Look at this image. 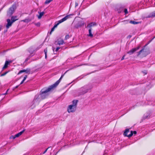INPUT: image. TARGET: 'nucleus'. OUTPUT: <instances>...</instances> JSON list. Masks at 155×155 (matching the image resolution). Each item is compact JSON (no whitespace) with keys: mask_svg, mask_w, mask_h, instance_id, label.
Instances as JSON below:
<instances>
[{"mask_svg":"<svg viewBox=\"0 0 155 155\" xmlns=\"http://www.w3.org/2000/svg\"><path fill=\"white\" fill-rule=\"evenodd\" d=\"M70 15H68L66 16H65L64 18L62 19H61L59 20L58 21V23L57 24H55L54 26L51 29V31L50 33V34H51L52 32H53L54 30V29L57 27V26L61 23L64 22V21H66L67 19L69 18L70 17Z\"/></svg>","mask_w":155,"mask_h":155,"instance_id":"obj_1","label":"nucleus"},{"mask_svg":"<svg viewBox=\"0 0 155 155\" xmlns=\"http://www.w3.org/2000/svg\"><path fill=\"white\" fill-rule=\"evenodd\" d=\"M51 88H48V89L45 90H44V89H42L41 91V98L42 99L45 98L46 96H47L48 94V92L50 91L51 90Z\"/></svg>","mask_w":155,"mask_h":155,"instance_id":"obj_2","label":"nucleus"},{"mask_svg":"<svg viewBox=\"0 0 155 155\" xmlns=\"http://www.w3.org/2000/svg\"><path fill=\"white\" fill-rule=\"evenodd\" d=\"M130 131L129 129H126L125 130V132L124 133V135L125 136H127L128 137H131L133 135V134H137V132L135 131H130V134L129 135H127V134Z\"/></svg>","mask_w":155,"mask_h":155,"instance_id":"obj_3","label":"nucleus"},{"mask_svg":"<svg viewBox=\"0 0 155 155\" xmlns=\"http://www.w3.org/2000/svg\"><path fill=\"white\" fill-rule=\"evenodd\" d=\"M16 9L15 5H13L9 9L8 12V15H12L14 12L15 10Z\"/></svg>","mask_w":155,"mask_h":155,"instance_id":"obj_4","label":"nucleus"},{"mask_svg":"<svg viewBox=\"0 0 155 155\" xmlns=\"http://www.w3.org/2000/svg\"><path fill=\"white\" fill-rule=\"evenodd\" d=\"M76 109V108L71 105H69L68 107L67 110L68 112L69 113H73L75 111Z\"/></svg>","mask_w":155,"mask_h":155,"instance_id":"obj_5","label":"nucleus"},{"mask_svg":"<svg viewBox=\"0 0 155 155\" xmlns=\"http://www.w3.org/2000/svg\"><path fill=\"white\" fill-rule=\"evenodd\" d=\"M67 71H66L64 74L62 75L61 77L60 78L59 81H57L53 85L50 86L49 88H51V90L54 87H56L59 83V81L61 79H62V78L63 77L64 74L67 72Z\"/></svg>","mask_w":155,"mask_h":155,"instance_id":"obj_6","label":"nucleus"},{"mask_svg":"<svg viewBox=\"0 0 155 155\" xmlns=\"http://www.w3.org/2000/svg\"><path fill=\"white\" fill-rule=\"evenodd\" d=\"M140 46H138L137 47L133 48L127 52V53L131 55L133 54L135 51L138 50L140 48Z\"/></svg>","mask_w":155,"mask_h":155,"instance_id":"obj_7","label":"nucleus"},{"mask_svg":"<svg viewBox=\"0 0 155 155\" xmlns=\"http://www.w3.org/2000/svg\"><path fill=\"white\" fill-rule=\"evenodd\" d=\"M7 23L6 25V28L8 29L12 26V23L15 21V20H14L13 21H12L10 19H7Z\"/></svg>","mask_w":155,"mask_h":155,"instance_id":"obj_8","label":"nucleus"},{"mask_svg":"<svg viewBox=\"0 0 155 155\" xmlns=\"http://www.w3.org/2000/svg\"><path fill=\"white\" fill-rule=\"evenodd\" d=\"M97 25L96 24L95 22H92L88 24L87 27V28H89V29L92 30V28L93 27L96 26Z\"/></svg>","mask_w":155,"mask_h":155,"instance_id":"obj_9","label":"nucleus"},{"mask_svg":"<svg viewBox=\"0 0 155 155\" xmlns=\"http://www.w3.org/2000/svg\"><path fill=\"white\" fill-rule=\"evenodd\" d=\"M84 24V22L81 21H79L78 23L75 25V27L76 28H78L79 27H80L83 26Z\"/></svg>","mask_w":155,"mask_h":155,"instance_id":"obj_10","label":"nucleus"},{"mask_svg":"<svg viewBox=\"0 0 155 155\" xmlns=\"http://www.w3.org/2000/svg\"><path fill=\"white\" fill-rule=\"evenodd\" d=\"M78 102V100H73L72 102V104L71 105L76 108L77 106V104Z\"/></svg>","mask_w":155,"mask_h":155,"instance_id":"obj_11","label":"nucleus"},{"mask_svg":"<svg viewBox=\"0 0 155 155\" xmlns=\"http://www.w3.org/2000/svg\"><path fill=\"white\" fill-rule=\"evenodd\" d=\"M11 62H12V61H6L5 64V65L2 68V69L3 70H4V69L7 68V67L8 66V65L9 63H11Z\"/></svg>","mask_w":155,"mask_h":155,"instance_id":"obj_12","label":"nucleus"},{"mask_svg":"<svg viewBox=\"0 0 155 155\" xmlns=\"http://www.w3.org/2000/svg\"><path fill=\"white\" fill-rule=\"evenodd\" d=\"M124 8L120 6L117 8H116V10L118 12V13H120L123 10Z\"/></svg>","mask_w":155,"mask_h":155,"instance_id":"obj_13","label":"nucleus"},{"mask_svg":"<svg viewBox=\"0 0 155 155\" xmlns=\"http://www.w3.org/2000/svg\"><path fill=\"white\" fill-rule=\"evenodd\" d=\"M38 13L39 14V15H38L37 16L38 17V18L39 19H40L42 16L44 14V12H38Z\"/></svg>","mask_w":155,"mask_h":155,"instance_id":"obj_14","label":"nucleus"},{"mask_svg":"<svg viewBox=\"0 0 155 155\" xmlns=\"http://www.w3.org/2000/svg\"><path fill=\"white\" fill-rule=\"evenodd\" d=\"M24 131H25V130H23L22 131L20 132H19L18 133L16 134L15 135V137H19L20 135H21L23 134V133L24 132Z\"/></svg>","mask_w":155,"mask_h":155,"instance_id":"obj_15","label":"nucleus"},{"mask_svg":"<svg viewBox=\"0 0 155 155\" xmlns=\"http://www.w3.org/2000/svg\"><path fill=\"white\" fill-rule=\"evenodd\" d=\"M64 41L62 39L58 40V41L57 44L59 45H62L64 43Z\"/></svg>","mask_w":155,"mask_h":155,"instance_id":"obj_16","label":"nucleus"},{"mask_svg":"<svg viewBox=\"0 0 155 155\" xmlns=\"http://www.w3.org/2000/svg\"><path fill=\"white\" fill-rule=\"evenodd\" d=\"M148 17L149 18L155 17V12H152L151 14L149 15Z\"/></svg>","mask_w":155,"mask_h":155,"instance_id":"obj_17","label":"nucleus"},{"mask_svg":"<svg viewBox=\"0 0 155 155\" xmlns=\"http://www.w3.org/2000/svg\"><path fill=\"white\" fill-rule=\"evenodd\" d=\"M130 23L134 25L137 24L139 23V22L134 21H130L129 22Z\"/></svg>","mask_w":155,"mask_h":155,"instance_id":"obj_18","label":"nucleus"},{"mask_svg":"<svg viewBox=\"0 0 155 155\" xmlns=\"http://www.w3.org/2000/svg\"><path fill=\"white\" fill-rule=\"evenodd\" d=\"M89 35L88 36L91 37H93V35L91 33V29H89Z\"/></svg>","mask_w":155,"mask_h":155,"instance_id":"obj_19","label":"nucleus"},{"mask_svg":"<svg viewBox=\"0 0 155 155\" xmlns=\"http://www.w3.org/2000/svg\"><path fill=\"white\" fill-rule=\"evenodd\" d=\"M30 21L31 20L28 18L26 19L25 20H22L21 21H22L26 23H28L29 21Z\"/></svg>","mask_w":155,"mask_h":155,"instance_id":"obj_20","label":"nucleus"},{"mask_svg":"<svg viewBox=\"0 0 155 155\" xmlns=\"http://www.w3.org/2000/svg\"><path fill=\"white\" fill-rule=\"evenodd\" d=\"M11 21H13L14 20H15V21L16 20H17L18 19H17V17L16 16H15V17L12 16L11 17Z\"/></svg>","mask_w":155,"mask_h":155,"instance_id":"obj_21","label":"nucleus"},{"mask_svg":"<svg viewBox=\"0 0 155 155\" xmlns=\"http://www.w3.org/2000/svg\"><path fill=\"white\" fill-rule=\"evenodd\" d=\"M26 72L27 73H28L29 71H27V70H21L18 73V74H19L21 73H23V72Z\"/></svg>","mask_w":155,"mask_h":155,"instance_id":"obj_22","label":"nucleus"},{"mask_svg":"<svg viewBox=\"0 0 155 155\" xmlns=\"http://www.w3.org/2000/svg\"><path fill=\"white\" fill-rule=\"evenodd\" d=\"M48 51V50L47 48H46L44 50V52L45 54V58H47V52Z\"/></svg>","mask_w":155,"mask_h":155,"instance_id":"obj_23","label":"nucleus"},{"mask_svg":"<svg viewBox=\"0 0 155 155\" xmlns=\"http://www.w3.org/2000/svg\"><path fill=\"white\" fill-rule=\"evenodd\" d=\"M144 48L142 49L141 50L137 52V56H138L143 51Z\"/></svg>","mask_w":155,"mask_h":155,"instance_id":"obj_24","label":"nucleus"},{"mask_svg":"<svg viewBox=\"0 0 155 155\" xmlns=\"http://www.w3.org/2000/svg\"><path fill=\"white\" fill-rule=\"evenodd\" d=\"M52 0H46L45 3V4H49Z\"/></svg>","mask_w":155,"mask_h":155,"instance_id":"obj_25","label":"nucleus"},{"mask_svg":"<svg viewBox=\"0 0 155 155\" xmlns=\"http://www.w3.org/2000/svg\"><path fill=\"white\" fill-rule=\"evenodd\" d=\"M69 38V36L68 35H67L65 36V39L67 40Z\"/></svg>","mask_w":155,"mask_h":155,"instance_id":"obj_26","label":"nucleus"},{"mask_svg":"<svg viewBox=\"0 0 155 155\" xmlns=\"http://www.w3.org/2000/svg\"><path fill=\"white\" fill-rule=\"evenodd\" d=\"M124 12L125 13V14H127L128 13V11L127 9H125L124 10Z\"/></svg>","mask_w":155,"mask_h":155,"instance_id":"obj_27","label":"nucleus"},{"mask_svg":"<svg viewBox=\"0 0 155 155\" xmlns=\"http://www.w3.org/2000/svg\"><path fill=\"white\" fill-rule=\"evenodd\" d=\"M148 115H144L143 117V118L144 119H146L148 118Z\"/></svg>","mask_w":155,"mask_h":155,"instance_id":"obj_28","label":"nucleus"},{"mask_svg":"<svg viewBox=\"0 0 155 155\" xmlns=\"http://www.w3.org/2000/svg\"><path fill=\"white\" fill-rule=\"evenodd\" d=\"M7 73V72H6L4 74H3L1 75V76H2L5 75Z\"/></svg>","mask_w":155,"mask_h":155,"instance_id":"obj_29","label":"nucleus"},{"mask_svg":"<svg viewBox=\"0 0 155 155\" xmlns=\"http://www.w3.org/2000/svg\"><path fill=\"white\" fill-rule=\"evenodd\" d=\"M27 78V75H26L25 76V77L23 79V80L25 81L26 79Z\"/></svg>","mask_w":155,"mask_h":155,"instance_id":"obj_30","label":"nucleus"},{"mask_svg":"<svg viewBox=\"0 0 155 155\" xmlns=\"http://www.w3.org/2000/svg\"><path fill=\"white\" fill-rule=\"evenodd\" d=\"M15 138H16V137H15V136H11V137H10L11 138H13V139H15Z\"/></svg>","mask_w":155,"mask_h":155,"instance_id":"obj_31","label":"nucleus"},{"mask_svg":"<svg viewBox=\"0 0 155 155\" xmlns=\"http://www.w3.org/2000/svg\"><path fill=\"white\" fill-rule=\"evenodd\" d=\"M125 55H124L122 57L121 59V60H124V57L125 56Z\"/></svg>","mask_w":155,"mask_h":155,"instance_id":"obj_32","label":"nucleus"},{"mask_svg":"<svg viewBox=\"0 0 155 155\" xmlns=\"http://www.w3.org/2000/svg\"><path fill=\"white\" fill-rule=\"evenodd\" d=\"M143 72L144 73V74H147V71H143Z\"/></svg>","mask_w":155,"mask_h":155,"instance_id":"obj_33","label":"nucleus"},{"mask_svg":"<svg viewBox=\"0 0 155 155\" xmlns=\"http://www.w3.org/2000/svg\"><path fill=\"white\" fill-rule=\"evenodd\" d=\"M59 49H60L59 47H57L56 49V51H58Z\"/></svg>","mask_w":155,"mask_h":155,"instance_id":"obj_34","label":"nucleus"},{"mask_svg":"<svg viewBox=\"0 0 155 155\" xmlns=\"http://www.w3.org/2000/svg\"><path fill=\"white\" fill-rule=\"evenodd\" d=\"M35 25L38 26H39L40 25V23H38L36 24Z\"/></svg>","mask_w":155,"mask_h":155,"instance_id":"obj_35","label":"nucleus"},{"mask_svg":"<svg viewBox=\"0 0 155 155\" xmlns=\"http://www.w3.org/2000/svg\"><path fill=\"white\" fill-rule=\"evenodd\" d=\"M75 7H76V6H78V4L77 2H76L75 3Z\"/></svg>","mask_w":155,"mask_h":155,"instance_id":"obj_36","label":"nucleus"},{"mask_svg":"<svg viewBox=\"0 0 155 155\" xmlns=\"http://www.w3.org/2000/svg\"><path fill=\"white\" fill-rule=\"evenodd\" d=\"M50 148L49 147H48V148H47V149H46V150H45L44 152L43 153H44V154L46 152V151H47V150H48V148Z\"/></svg>","mask_w":155,"mask_h":155,"instance_id":"obj_37","label":"nucleus"},{"mask_svg":"<svg viewBox=\"0 0 155 155\" xmlns=\"http://www.w3.org/2000/svg\"><path fill=\"white\" fill-rule=\"evenodd\" d=\"M24 81L23 80L21 82V83H20V84H22L23 83Z\"/></svg>","mask_w":155,"mask_h":155,"instance_id":"obj_38","label":"nucleus"},{"mask_svg":"<svg viewBox=\"0 0 155 155\" xmlns=\"http://www.w3.org/2000/svg\"><path fill=\"white\" fill-rule=\"evenodd\" d=\"M2 26L0 25V31H1V28H2Z\"/></svg>","mask_w":155,"mask_h":155,"instance_id":"obj_39","label":"nucleus"},{"mask_svg":"<svg viewBox=\"0 0 155 155\" xmlns=\"http://www.w3.org/2000/svg\"><path fill=\"white\" fill-rule=\"evenodd\" d=\"M18 86H16L15 87V88H17L18 87Z\"/></svg>","mask_w":155,"mask_h":155,"instance_id":"obj_40","label":"nucleus"},{"mask_svg":"<svg viewBox=\"0 0 155 155\" xmlns=\"http://www.w3.org/2000/svg\"><path fill=\"white\" fill-rule=\"evenodd\" d=\"M8 90H7V91H6V93H5V94H7V92L8 91Z\"/></svg>","mask_w":155,"mask_h":155,"instance_id":"obj_41","label":"nucleus"},{"mask_svg":"<svg viewBox=\"0 0 155 155\" xmlns=\"http://www.w3.org/2000/svg\"><path fill=\"white\" fill-rule=\"evenodd\" d=\"M54 47H53V50L54 51Z\"/></svg>","mask_w":155,"mask_h":155,"instance_id":"obj_42","label":"nucleus"},{"mask_svg":"<svg viewBox=\"0 0 155 155\" xmlns=\"http://www.w3.org/2000/svg\"><path fill=\"white\" fill-rule=\"evenodd\" d=\"M87 92V90H86V91H85V93H86Z\"/></svg>","mask_w":155,"mask_h":155,"instance_id":"obj_43","label":"nucleus"},{"mask_svg":"<svg viewBox=\"0 0 155 155\" xmlns=\"http://www.w3.org/2000/svg\"><path fill=\"white\" fill-rule=\"evenodd\" d=\"M155 38V36L153 38V39L154 38Z\"/></svg>","mask_w":155,"mask_h":155,"instance_id":"obj_44","label":"nucleus"},{"mask_svg":"<svg viewBox=\"0 0 155 155\" xmlns=\"http://www.w3.org/2000/svg\"><path fill=\"white\" fill-rule=\"evenodd\" d=\"M7 30H6L5 32H7Z\"/></svg>","mask_w":155,"mask_h":155,"instance_id":"obj_45","label":"nucleus"}]
</instances>
